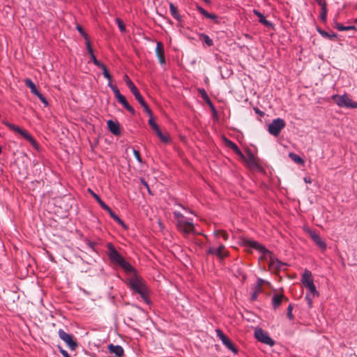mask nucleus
I'll return each mask as SVG.
<instances>
[{"instance_id": "72a5a7b5", "label": "nucleus", "mask_w": 357, "mask_h": 357, "mask_svg": "<svg viewBox=\"0 0 357 357\" xmlns=\"http://www.w3.org/2000/svg\"><path fill=\"white\" fill-rule=\"evenodd\" d=\"M121 105L132 115H134L135 114V109L129 105V103L128 102L127 100L126 99L124 100V102H123L121 103Z\"/></svg>"}, {"instance_id": "f257e3e1", "label": "nucleus", "mask_w": 357, "mask_h": 357, "mask_svg": "<svg viewBox=\"0 0 357 357\" xmlns=\"http://www.w3.org/2000/svg\"><path fill=\"white\" fill-rule=\"evenodd\" d=\"M244 245L257 250L265 257H268V265L270 268L275 271L284 269L286 264L278 260L271 251L267 250L263 245L259 243L257 241L246 239L244 241Z\"/></svg>"}, {"instance_id": "a19ab883", "label": "nucleus", "mask_w": 357, "mask_h": 357, "mask_svg": "<svg viewBox=\"0 0 357 357\" xmlns=\"http://www.w3.org/2000/svg\"><path fill=\"white\" fill-rule=\"evenodd\" d=\"M36 96L43 103L45 107H47L48 105V102L46 98L40 92H38V93H37Z\"/></svg>"}, {"instance_id": "603ef678", "label": "nucleus", "mask_w": 357, "mask_h": 357, "mask_svg": "<svg viewBox=\"0 0 357 357\" xmlns=\"http://www.w3.org/2000/svg\"><path fill=\"white\" fill-rule=\"evenodd\" d=\"M140 182L146 189H149V185L148 183L145 181L144 178H140Z\"/></svg>"}, {"instance_id": "a878e982", "label": "nucleus", "mask_w": 357, "mask_h": 357, "mask_svg": "<svg viewBox=\"0 0 357 357\" xmlns=\"http://www.w3.org/2000/svg\"><path fill=\"white\" fill-rule=\"evenodd\" d=\"M335 27L338 31H349V30H356V26H353V25L344 26L343 24H342L340 23H338V22H335Z\"/></svg>"}, {"instance_id": "c03bdc74", "label": "nucleus", "mask_w": 357, "mask_h": 357, "mask_svg": "<svg viewBox=\"0 0 357 357\" xmlns=\"http://www.w3.org/2000/svg\"><path fill=\"white\" fill-rule=\"evenodd\" d=\"M206 102L208 104V105L210 107L211 110L214 112H216L215 106L213 105V102H211V99L209 98H205Z\"/></svg>"}, {"instance_id": "680f3d73", "label": "nucleus", "mask_w": 357, "mask_h": 357, "mask_svg": "<svg viewBox=\"0 0 357 357\" xmlns=\"http://www.w3.org/2000/svg\"><path fill=\"white\" fill-rule=\"evenodd\" d=\"M255 112H256L257 113H259V112H260V111H259L258 109H255Z\"/></svg>"}, {"instance_id": "052dcab7", "label": "nucleus", "mask_w": 357, "mask_h": 357, "mask_svg": "<svg viewBox=\"0 0 357 357\" xmlns=\"http://www.w3.org/2000/svg\"><path fill=\"white\" fill-rule=\"evenodd\" d=\"M354 23H356V24H357V18H356V19H354Z\"/></svg>"}, {"instance_id": "9d476101", "label": "nucleus", "mask_w": 357, "mask_h": 357, "mask_svg": "<svg viewBox=\"0 0 357 357\" xmlns=\"http://www.w3.org/2000/svg\"><path fill=\"white\" fill-rule=\"evenodd\" d=\"M59 337L61 340H62L71 350H75L77 347V342L73 340V336L65 332L63 329H59L58 331Z\"/></svg>"}, {"instance_id": "f704fd0d", "label": "nucleus", "mask_w": 357, "mask_h": 357, "mask_svg": "<svg viewBox=\"0 0 357 357\" xmlns=\"http://www.w3.org/2000/svg\"><path fill=\"white\" fill-rule=\"evenodd\" d=\"M100 68H101L102 70V74H103L104 77L106 78L107 79H108L109 82H111V81H112V76L109 73V72H108L107 68L105 67V66L102 65V66L100 67Z\"/></svg>"}, {"instance_id": "b1692460", "label": "nucleus", "mask_w": 357, "mask_h": 357, "mask_svg": "<svg viewBox=\"0 0 357 357\" xmlns=\"http://www.w3.org/2000/svg\"><path fill=\"white\" fill-rule=\"evenodd\" d=\"M88 192L92 195V197L97 201L100 207L104 209L107 208V205L100 199V196L95 193L91 189L89 188Z\"/></svg>"}, {"instance_id": "2eb2a0df", "label": "nucleus", "mask_w": 357, "mask_h": 357, "mask_svg": "<svg viewBox=\"0 0 357 357\" xmlns=\"http://www.w3.org/2000/svg\"><path fill=\"white\" fill-rule=\"evenodd\" d=\"M155 54L160 63L161 65H164L165 63V51L163 48V45L161 42L157 43Z\"/></svg>"}, {"instance_id": "c756f323", "label": "nucleus", "mask_w": 357, "mask_h": 357, "mask_svg": "<svg viewBox=\"0 0 357 357\" xmlns=\"http://www.w3.org/2000/svg\"><path fill=\"white\" fill-rule=\"evenodd\" d=\"M245 161L249 164V165L252 167H257V163L255 161V157L251 153H248V157L245 158Z\"/></svg>"}, {"instance_id": "e433bc0d", "label": "nucleus", "mask_w": 357, "mask_h": 357, "mask_svg": "<svg viewBox=\"0 0 357 357\" xmlns=\"http://www.w3.org/2000/svg\"><path fill=\"white\" fill-rule=\"evenodd\" d=\"M327 12V6L321 8L320 19L323 22L326 21Z\"/></svg>"}, {"instance_id": "412c9836", "label": "nucleus", "mask_w": 357, "mask_h": 357, "mask_svg": "<svg viewBox=\"0 0 357 357\" xmlns=\"http://www.w3.org/2000/svg\"><path fill=\"white\" fill-rule=\"evenodd\" d=\"M104 210H105L111 218L116 222L119 225L123 226V227H126V225L124 222L111 209L109 206H107V208H105Z\"/></svg>"}, {"instance_id": "6e6d98bb", "label": "nucleus", "mask_w": 357, "mask_h": 357, "mask_svg": "<svg viewBox=\"0 0 357 357\" xmlns=\"http://www.w3.org/2000/svg\"><path fill=\"white\" fill-rule=\"evenodd\" d=\"M254 291L260 293L261 291V287H258V285L255 284L254 287Z\"/></svg>"}, {"instance_id": "5701e85b", "label": "nucleus", "mask_w": 357, "mask_h": 357, "mask_svg": "<svg viewBox=\"0 0 357 357\" xmlns=\"http://www.w3.org/2000/svg\"><path fill=\"white\" fill-rule=\"evenodd\" d=\"M24 83H25V85L30 89L31 90V92L34 94V95H36L37 93H38V92H40L36 84L33 82V81L29 79V78H27L24 80Z\"/></svg>"}, {"instance_id": "3c124183", "label": "nucleus", "mask_w": 357, "mask_h": 357, "mask_svg": "<svg viewBox=\"0 0 357 357\" xmlns=\"http://www.w3.org/2000/svg\"><path fill=\"white\" fill-rule=\"evenodd\" d=\"M305 300H307V304H308V307L310 308L312 307V299L310 298V296L308 294H307L305 297Z\"/></svg>"}, {"instance_id": "f3484780", "label": "nucleus", "mask_w": 357, "mask_h": 357, "mask_svg": "<svg viewBox=\"0 0 357 357\" xmlns=\"http://www.w3.org/2000/svg\"><path fill=\"white\" fill-rule=\"evenodd\" d=\"M301 282L305 287H307L308 284H311L314 283L311 271L305 270L301 276Z\"/></svg>"}, {"instance_id": "c9c22d12", "label": "nucleus", "mask_w": 357, "mask_h": 357, "mask_svg": "<svg viewBox=\"0 0 357 357\" xmlns=\"http://www.w3.org/2000/svg\"><path fill=\"white\" fill-rule=\"evenodd\" d=\"M319 32L322 36H324L325 38H330V39H334L337 37V34L335 33H329L325 31H321V30H319Z\"/></svg>"}, {"instance_id": "09e8293b", "label": "nucleus", "mask_w": 357, "mask_h": 357, "mask_svg": "<svg viewBox=\"0 0 357 357\" xmlns=\"http://www.w3.org/2000/svg\"><path fill=\"white\" fill-rule=\"evenodd\" d=\"M216 248L211 247L208 250V253L210 255H216Z\"/></svg>"}, {"instance_id": "7c9ffc66", "label": "nucleus", "mask_w": 357, "mask_h": 357, "mask_svg": "<svg viewBox=\"0 0 357 357\" xmlns=\"http://www.w3.org/2000/svg\"><path fill=\"white\" fill-rule=\"evenodd\" d=\"M199 36L201 38L204 40V42L207 46L211 47L212 45H213V40L208 35H206L204 33H201L199 34Z\"/></svg>"}, {"instance_id": "de8ad7c7", "label": "nucleus", "mask_w": 357, "mask_h": 357, "mask_svg": "<svg viewBox=\"0 0 357 357\" xmlns=\"http://www.w3.org/2000/svg\"><path fill=\"white\" fill-rule=\"evenodd\" d=\"M316 1L318 3V5H319L321 6V8L327 6V4H326V2L325 0H316Z\"/></svg>"}, {"instance_id": "a18cd8bd", "label": "nucleus", "mask_w": 357, "mask_h": 357, "mask_svg": "<svg viewBox=\"0 0 357 357\" xmlns=\"http://www.w3.org/2000/svg\"><path fill=\"white\" fill-rule=\"evenodd\" d=\"M86 49H87L89 54H90V56H92V54H94V53H93V49L91 46L89 40H87V41H86Z\"/></svg>"}, {"instance_id": "4c0bfd02", "label": "nucleus", "mask_w": 357, "mask_h": 357, "mask_svg": "<svg viewBox=\"0 0 357 357\" xmlns=\"http://www.w3.org/2000/svg\"><path fill=\"white\" fill-rule=\"evenodd\" d=\"M76 29L78 31V32L84 37L86 41L89 40L87 33L84 31L83 28L80 25H77Z\"/></svg>"}, {"instance_id": "4d7b16f0", "label": "nucleus", "mask_w": 357, "mask_h": 357, "mask_svg": "<svg viewBox=\"0 0 357 357\" xmlns=\"http://www.w3.org/2000/svg\"><path fill=\"white\" fill-rule=\"evenodd\" d=\"M304 181L307 183H311V180L310 178H307V177H305L304 178Z\"/></svg>"}, {"instance_id": "1a4fd4ad", "label": "nucleus", "mask_w": 357, "mask_h": 357, "mask_svg": "<svg viewBox=\"0 0 357 357\" xmlns=\"http://www.w3.org/2000/svg\"><path fill=\"white\" fill-rule=\"evenodd\" d=\"M255 337L257 341L273 347L275 344V341L269 336L268 333L265 332L261 328H257L255 330Z\"/></svg>"}, {"instance_id": "7ed1b4c3", "label": "nucleus", "mask_w": 357, "mask_h": 357, "mask_svg": "<svg viewBox=\"0 0 357 357\" xmlns=\"http://www.w3.org/2000/svg\"><path fill=\"white\" fill-rule=\"evenodd\" d=\"M107 248L108 249V257L112 263L120 266L127 273L135 271L132 266L121 255L112 243H107Z\"/></svg>"}, {"instance_id": "393cba45", "label": "nucleus", "mask_w": 357, "mask_h": 357, "mask_svg": "<svg viewBox=\"0 0 357 357\" xmlns=\"http://www.w3.org/2000/svg\"><path fill=\"white\" fill-rule=\"evenodd\" d=\"M284 296L282 294H274L272 297V305L274 309H276L282 302Z\"/></svg>"}, {"instance_id": "5fc2aeb1", "label": "nucleus", "mask_w": 357, "mask_h": 357, "mask_svg": "<svg viewBox=\"0 0 357 357\" xmlns=\"http://www.w3.org/2000/svg\"><path fill=\"white\" fill-rule=\"evenodd\" d=\"M263 282H264V280H263V279H261V278H258V279H257V284H257V285H258V287H261V286H262Z\"/></svg>"}, {"instance_id": "2f4dec72", "label": "nucleus", "mask_w": 357, "mask_h": 357, "mask_svg": "<svg viewBox=\"0 0 357 357\" xmlns=\"http://www.w3.org/2000/svg\"><path fill=\"white\" fill-rule=\"evenodd\" d=\"M156 135L160 138V141L163 143L167 144L169 142L170 139L169 137L165 135H164L161 130H160L156 132Z\"/></svg>"}, {"instance_id": "423d86ee", "label": "nucleus", "mask_w": 357, "mask_h": 357, "mask_svg": "<svg viewBox=\"0 0 357 357\" xmlns=\"http://www.w3.org/2000/svg\"><path fill=\"white\" fill-rule=\"evenodd\" d=\"M3 124L8 127L10 130L19 133L21 136H22L25 139H26L35 149L37 151L39 150V146L35 139L25 130L20 128L19 126L9 123L7 121H4Z\"/></svg>"}, {"instance_id": "4468645a", "label": "nucleus", "mask_w": 357, "mask_h": 357, "mask_svg": "<svg viewBox=\"0 0 357 357\" xmlns=\"http://www.w3.org/2000/svg\"><path fill=\"white\" fill-rule=\"evenodd\" d=\"M197 10L203 15L205 17L211 20L214 23L219 24L220 21L218 17L215 13H210L207 12L204 8L200 6H197Z\"/></svg>"}, {"instance_id": "ea45409f", "label": "nucleus", "mask_w": 357, "mask_h": 357, "mask_svg": "<svg viewBox=\"0 0 357 357\" xmlns=\"http://www.w3.org/2000/svg\"><path fill=\"white\" fill-rule=\"evenodd\" d=\"M116 22L117 23L120 31L121 32H125L126 31V26H125L124 23L123 22V21L119 18H116Z\"/></svg>"}, {"instance_id": "49530a36", "label": "nucleus", "mask_w": 357, "mask_h": 357, "mask_svg": "<svg viewBox=\"0 0 357 357\" xmlns=\"http://www.w3.org/2000/svg\"><path fill=\"white\" fill-rule=\"evenodd\" d=\"M133 154H134L135 158L139 162H142L140 153L138 151L133 149Z\"/></svg>"}, {"instance_id": "864d4df0", "label": "nucleus", "mask_w": 357, "mask_h": 357, "mask_svg": "<svg viewBox=\"0 0 357 357\" xmlns=\"http://www.w3.org/2000/svg\"><path fill=\"white\" fill-rule=\"evenodd\" d=\"M258 294L259 293H257V292L253 291L252 294H251V300L252 301L256 300L257 298Z\"/></svg>"}, {"instance_id": "79ce46f5", "label": "nucleus", "mask_w": 357, "mask_h": 357, "mask_svg": "<svg viewBox=\"0 0 357 357\" xmlns=\"http://www.w3.org/2000/svg\"><path fill=\"white\" fill-rule=\"evenodd\" d=\"M292 310H293V305L291 304H289L287 307V317L291 320L294 319V315L292 314Z\"/></svg>"}, {"instance_id": "8fccbe9b", "label": "nucleus", "mask_w": 357, "mask_h": 357, "mask_svg": "<svg viewBox=\"0 0 357 357\" xmlns=\"http://www.w3.org/2000/svg\"><path fill=\"white\" fill-rule=\"evenodd\" d=\"M199 92L201 93L202 96L204 100H205V98H209L207 95V93L206 92V91L204 89H200Z\"/></svg>"}, {"instance_id": "ddd939ff", "label": "nucleus", "mask_w": 357, "mask_h": 357, "mask_svg": "<svg viewBox=\"0 0 357 357\" xmlns=\"http://www.w3.org/2000/svg\"><path fill=\"white\" fill-rule=\"evenodd\" d=\"M107 127L109 130L116 136H119L121 135V129H120V125L119 122L114 121L112 119H109L107 122Z\"/></svg>"}, {"instance_id": "58836bf2", "label": "nucleus", "mask_w": 357, "mask_h": 357, "mask_svg": "<svg viewBox=\"0 0 357 357\" xmlns=\"http://www.w3.org/2000/svg\"><path fill=\"white\" fill-rule=\"evenodd\" d=\"M215 235L217 236V237H222L225 240H227L228 238H229V234L224 231H217L215 232Z\"/></svg>"}, {"instance_id": "39448f33", "label": "nucleus", "mask_w": 357, "mask_h": 357, "mask_svg": "<svg viewBox=\"0 0 357 357\" xmlns=\"http://www.w3.org/2000/svg\"><path fill=\"white\" fill-rule=\"evenodd\" d=\"M125 82L128 86V87L130 89V91L135 96V99L139 102L140 105L143 107L144 111L147 114H151V109L149 108V105L144 100L143 96L139 93L138 89L136 87V86L134 84V83L131 81V79L128 77L127 75H125L124 76Z\"/></svg>"}, {"instance_id": "bb28decb", "label": "nucleus", "mask_w": 357, "mask_h": 357, "mask_svg": "<svg viewBox=\"0 0 357 357\" xmlns=\"http://www.w3.org/2000/svg\"><path fill=\"white\" fill-rule=\"evenodd\" d=\"M289 157L296 163L299 165H303L304 164V160L300 157L298 155L294 153H289Z\"/></svg>"}, {"instance_id": "aec40b11", "label": "nucleus", "mask_w": 357, "mask_h": 357, "mask_svg": "<svg viewBox=\"0 0 357 357\" xmlns=\"http://www.w3.org/2000/svg\"><path fill=\"white\" fill-rule=\"evenodd\" d=\"M225 143L227 146L230 148L235 153H236L238 155L241 156L242 158H245L244 155L243 154L242 151L240 150L238 146L232 141L226 139Z\"/></svg>"}, {"instance_id": "473e14b6", "label": "nucleus", "mask_w": 357, "mask_h": 357, "mask_svg": "<svg viewBox=\"0 0 357 357\" xmlns=\"http://www.w3.org/2000/svg\"><path fill=\"white\" fill-rule=\"evenodd\" d=\"M305 288H307L310 293H311L314 296H319V292L317 291L316 289V287L314 285V284H308L307 287H305Z\"/></svg>"}, {"instance_id": "f8f14e48", "label": "nucleus", "mask_w": 357, "mask_h": 357, "mask_svg": "<svg viewBox=\"0 0 357 357\" xmlns=\"http://www.w3.org/2000/svg\"><path fill=\"white\" fill-rule=\"evenodd\" d=\"M305 231L319 249L322 251L326 250L327 245L326 242L314 231L310 229H306Z\"/></svg>"}, {"instance_id": "13d9d810", "label": "nucleus", "mask_w": 357, "mask_h": 357, "mask_svg": "<svg viewBox=\"0 0 357 357\" xmlns=\"http://www.w3.org/2000/svg\"><path fill=\"white\" fill-rule=\"evenodd\" d=\"M179 206L183 208L184 210H185L187 212L190 213H192V211L191 210H188L187 208H185L183 206H182L181 204H179Z\"/></svg>"}, {"instance_id": "a211bd4d", "label": "nucleus", "mask_w": 357, "mask_h": 357, "mask_svg": "<svg viewBox=\"0 0 357 357\" xmlns=\"http://www.w3.org/2000/svg\"><path fill=\"white\" fill-rule=\"evenodd\" d=\"M107 86L112 89V91L114 92V96L117 99L118 102L119 103H122L126 100V98L124 96H123L119 89L116 87V86L112 84V82H108Z\"/></svg>"}, {"instance_id": "f03ea898", "label": "nucleus", "mask_w": 357, "mask_h": 357, "mask_svg": "<svg viewBox=\"0 0 357 357\" xmlns=\"http://www.w3.org/2000/svg\"><path fill=\"white\" fill-rule=\"evenodd\" d=\"M133 273L132 277L128 280L130 289L139 294L143 301L150 305L151 302L148 296L150 291L146 282L142 277L136 274L135 271Z\"/></svg>"}, {"instance_id": "6ab92c4d", "label": "nucleus", "mask_w": 357, "mask_h": 357, "mask_svg": "<svg viewBox=\"0 0 357 357\" xmlns=\"http://www.w3.org/2000/svg\"><path fill=\"white\" fill-rule=\"evenodd\" d=\"M252 12L257 17H258L259 22L261 24L264 25L266 27H272L273 26V24L270 21L267 20L266 19V17H264V15L261 12H259V10H257L256 9H254Z\"/></svg>"}, {"instance_id": "bf43d9fd", "label": "nucleus", "mask_w": 357, "mask_h": 357, "mask_svg": "<svg viewBox=\"0 0 357 357\" xmlns=\"http://www.w3.org/2000/svg\"><path fill=\"white\" fill-rule=\"evenodd\" d=\"M146 190L149 195H152V192H151L149 186V189H146Z\"/></svg>"}, {"instance_id": "e2e57ef3", "label": "nucleus", "mask_w": 357, "mask_h": 357, "mask_svg": "<svg viewBox=\"0 0 357 357\" xmlns=\"http://www.w3.org/2000/svg\"><path fill=\"white\" fill-rule=\"evenodd\" d=\"M1 152H2V148H1V146H0V154L1 153Z\"/></svg>"}, {"instance_id": "dca6fc26", "label": "nucleus", "mask_w": 357, "mask_h": 357, "mask_svg": "<svg viewBox=\"0 0 357 357\" xmlns=\"http://www.w3.org/2000/svg\"><path fill=\"white\" fill-rule=\"evenodd\" d=\"M108 350L109 353L114 354L115 357H123L124 354V350L120 345H114L110 344L108 346Z\"/></svg>"}, {"instance_id": "20e7f679", "label": "nucleus", "mask_w": 357, "mask_h": 357, "mask_svg": "<svg viewBox=\"0 0 357 357\" xmlns=\"http://www.w3.org/2000/svg\"><path fill=\"white\" fill-rule=\"evenodd\" d=\"M174 218L176 222L178 230L185 235L195 233V225L192 218L184 216L177 211H173Z\"/></svg>"}, {"instance_id": "c85d7f7f", "label": "nucleus", "mask_w": 357, "mask_h": 357, "mask_svg": "<svg viewBox=\"0 0 357 357\" xmlns=\"http://www.w3.org/2000/svg\"><path fill=\"white\" fill-rule=\"evenodd\" d=\"M149 116V126L151 127V128L155 132V133L160 130V128L158 126V124L154 121L153 119V113L151 111V114H148Z\"/></svg>"}, {"instance_id": "9b49d317", "label": "nucleus", "mask_w": 357, "mask_h": 357, "mask_svg": "<svg viewBox=\"0 0 357 357\" xmlns=\"http://www.w3.org/2000/svg\"><path fill=\"white\" fill-rule=\"evenodd\" d=\"M217 337L222 341V344L230 351L234 352V354L237 353V349H236L234 344L231 342V340L223 333V332L220 329L217 328L215 330Z\"/></svg>"}, {"instance_id": "cd10ccee", "label": "nucleus", "mask_w": 357, "mask_h": 357, "mask_svg": "<svg viewBox=\"0 0 357 357\" xmlns=\"http://www.w3.org/2000/svg\"><path fill=\"white\" fill-rule=\"evenodd\" d=\"M225 246L223 245H220L218 248H216V256H218L220 259H223L227 255V252L225 251Z\"/></svg>"}, {"instance_id": "6e6552de", "label": "nucleus", "mask_w": 357, "mask_h": 357, "mask_svg": "<svg viewBox=\"0 0 357 357\" xmlns=\"http://www.w3.org/2000/svg\"><path fill=\"white\" fill-rule=\"evenodd\" d=\"M285 121L280 118H277L268 125V131L272 135L277 137L281 130L285 127Z\"/></svg>"}, {"instance_id": "37998d69", "label": "nucleus", "mask_w": 357, "mask_h": 357, "mask_svg": "<svg viewBox=\"0 0 357 357\" xmlns=\"http://www.w3.org/2000/svg\"><path fill=\"white\" fill-rule=\"evenodd\" d=\"M91 60L93 63V64L95 66H96L97 67L100 68V66H102V65H104L103 63H102L100 61H99L94 54H92V56H91Z\"/></svg>"}, {"instance_id": "4be33fe9", "label": "nucleus", "mask_w": 357, "mask_h": 357, "mask_svg": "<svg viewBox=\"0 0 357 357\" xmlns=\"http://www.w3.org/2000/svg\"><path fill=\"white\" fill-rule=\"evenodd\" d=\"M169 11L172 16L178 22H181L182 21V17L178 13L177 7L172 3H169Z\"/></svg>"}, {"instance_id": "0eeeda50", "label": "nucleus", "mask_w": 357, "mask_h": 357, "mask_svg": "<svg viewBox=\"0 0 357 357\" xmlns=\"http://www.w3.org/2000/svg\"><path fill=\"white\" fill-rule=\"evenodd\" d=\"M333 100L335 102V103L340 107H345V108H357V102L352 101L349 96L347 93L343 95H337L334 94L331 96Z\"/></svg>"}]
</instances>
